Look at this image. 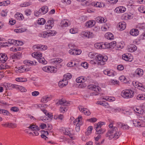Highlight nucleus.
<instances>
[{"label":"nucleus","instance_id":"nucleus-1","mask_svg":"<svg viewBox=\"0 0 145 145\" xmlns=\"http://www.w3.org/2000/svg\"><path fill=\"white\" fill-rule=\"evenodd\" d=\"M109 127L110 128L106 134V137H108L109 140L114 138L116 139L118 138L120 136V131L117 127L114 126L112 123L110 124Z\"/></svg>","mask_w":145,"mask_h":145},{"label":"nucleus","instance_id":"nucleus-2","mask_svg":"<svg viewBox=\"0 0 145 145\" xmlns=\"http://www.w3.org/2000/svg\"><path fill=\"white\" fill-rule=\"evenodd\" d=\"M42 54L41 53L38 52H36L35 53H33L32 54V56L37 59L39 63L43 64H46L47 63V61L42 57Z\"/></svg>","mask_w":145,"mask_h":145},{"label":"nucleus","instance_id":"nucleus-3","mask_svg":"<svg viewBox=\"0 0 145 145\" xmlns=\"http://www.w3.org/2000/svg\"><path fill=\"white\" fill-rule=\"evenodd\" d=\"M96 55V63L98 65H104L105 64V62L107 60V57L106 56H103L102 55L98 54Z\"/></svg>","mask_w":145,"mask_h":145},{"label":"nucleus","instance_id":"nucleus-4","mask_svg":"<svg viewBox=\"0 0 145 145\" xmlns=\"http://www.w3.org/2000/svg\"><path fill=\"white\" fill-rule=\"evenodd\" d=\"M134 93V92L131 90H126L122 91L121 95L124 98H131L133 97Z\"/></svg>","mask_w":145,"mask_h":145},{"label":"nucleus","instance_id":"nucleus-5","mask_svg":"<svg viewBox=\"0 0 145 145\" xmlns=\"http://www.w3.org/2000/svg\"><path fill=\"white\" fill-rule=\"evenodd\" d=\"M82 120V116L80 115L78 118L75 119L73 121V123L74 125H76L75 127L76 131L78 132L80 130V126L81 125V121Z\"/></svg>","mask_w":145,"mask_h":145},{"label":"nucleus","instance_id":"nucleus-6","mask_svg":"<svg viewBox=\"0 0 145 145\" xmlns=\"http://www.w3.org/2000/svg\"><path fill=\"white\" fill-rule=\"evenodd\" d=\"M80 35L82 37H85L88 38H92L94 37V35L93 33L88 31L82 32Z\"/></svg>","mask_w":145,"mask_h":145},{"label":"nucleus","instance_id":"nucleus-7","mask_svg":"<svg viewBox=\"0 0 145 145\" xmlns=\"http://www.w3.org/2000/svg\"><path fill=\"white\" fill-rule=\"evenodd\" d=\"M56 33L54 31L50 30L45 32L41 34V37H47L50 36H53Z\"/></svg>","mask_w":145,"mask_h":145},{"label":"nucleus","instance_id":"nucleus-8","mask_svg":"<svg viewBox=\"0 0 145 145\" xmlns=\"http://www.w3.org/2000/svg\"><path fill=\"white\" fill-rule=\"evenodd\" d=\"M33 48L35 50L40 51L46 50L47 48V47L46 46L38 44L34 45Z\"/></svg>","mask_w":145,"mask_h":145},{"label":"nucleus","instance_id":"nucleus-9","mask_svg":"<svg viewBox=\"0 0 145 145\" xmlns=\"http://www.w3.org/2000/svg\"><path fill=\"white\" fill-rule=\"evenodd\" d=\"M78 108L80 112L84 113L86 115L89 116L91 114L90 112L88 109L84 108L82 106H78Z\"/></svg>","mask_w":145,"mask_h":145},{"label":"nucleus","instance_id":"nucleus-10","mask_svg":"<svg viewBox=\"0 0 145 145\" xmlns=\"http://www.w3.org/2000/svg\"><path fill=\"white\" fill-rule=\"evenodd\" d=\"M88 89L92 90L93 91H96L97 93L101 90L99 86L93 85H90L88 86Z\"/></svg>","mask_w":145,"mask_h":145},{"label":"nucleus","instance_id":"nucleus-11","mask_svg":"<svg viewBox=\"0 0 145 145\" xmlns=\"http://www.w3.org/2000/svg\"><path fill=\"white\" fill-rule=\"evenodd\" d=\"M8 58L6 54L0 53V62L4 63L7 60Z\"/></svg>","mask_w":145,"mask_h":145},{"label":"nucleus","instance_id":"nucleus-12","mask_svg":"<svg viewBox=\"0 0 145 145\" xmlns=\"http://www.w3.org/2000/svg\"><path fill=\"white\" fill-rule=\"evenodd\" d=\"M104 74L110 76H115L116 73L112 70H108V69L103 71Z\"/></svg>","mask_w":145,"mask_h":145},{"label":"nucleus","instance_id":"nucleus-13","mask_svg":"<svg viewBox=\"0 0 145 145\" xmlns=\"http://www.w3.org/2000/svg\"><path fill=\"white\" fill-rule=\"evenodd\" d=\"M63 61V60L60 58L54 59L53 60V62L57 65L56 67H60L61 65L59 63Z\"/></svg>","mask_w":145,"mask_h":145},{"label":"nucleus","instance_id":"nucleus-14","mask_svg":"<svg viewBox=\"0 0 145 145\" xmlns=\"http://www.w3.org/2000/svg\"><path fill=\"white\" fill-rule=\"evenodd\" d=\"M70 23L69 21L66 20H63L62 21L60 24V25L61 27H66L69 26Z\"/></svg>","mask_w":145,"mask_h":145},{"label":"nucleus","instance_id":"nucleus-15","mask_svg":"<svg viewBox=\"0 0 145 145\" xmlns=\"http://www.w3.org/2000/svg\"><path fill=\"white\" fill-rule=\"evenodd\" d=\"M128 50L129 52H133L136 50L137 49V46L134 44H131L127 46Z\"/></svg>","mask_w":145,"mask_h":145},{"label":"nucleus","instance_id":"nucleus-16","mask_svg":"<svg viewBox=\"0 0 145 145\" xmlns=\"http://www.w3.org/2000/svg\"><path fill=\"white\" fill-rule=\"evenodd\" d=\"M54 22L51 20H48L45 26V28L46 29H50L52 28V25L53 24Z\"/></svg>","mask_w":145,"mask_h":145},{"label":"nucleus","instance_id":"nucleus-17","mask_svg":"<svg viewBox=\"0 0 145 145\" xmlns=\"http://www.w3.org/2000/svg\"><path fill=\"white\" fill-rule=\"evenodd\" d=\"M126 10V8L122 6H120L116 8L115 11L117 13H123Z\"/></svg>","mask_w":145,"mask_h":145},{"label":"nucleus","instance_id":"nucleus-18","mask_svg":"<svg viewBox=\"0 0 145 145\" xmlns=\"http://www.w3.org/2000/svg\"><path fill=\"white\" fill-rule=\"evenodd\" d=\"M95 24V21L90 20L87 21L85 24V25L88 27H91L93 26Z\"/></svg>","mask_w":145,"mask_h":145},{"label":"nucleus","instance_id":"nucleus-19","mask_svg":"<svg viewBox=\"0 0 145 145\" xmlns=\"http://www.w3.org/2000/svg\"><path fill=\"white\" fill-rule=\"evenodd\" d=\"M133 123L135 126L137 127H144L145 126V125L142 124L141 122L136 120L133 121Z\"/></svg>","mask_w":145,"mask_h":145},{"label":"nucleus","instance_id":"nucleus-20","mask_svg":"<svg viewBox=\"0 0 145 145\" xmlns=\"http://www.w3.org/2000/svg\"><path fill=\"white\" fill-rule=\"evenodd\" d=\"M118 26L120 28V30H123L126 27V23L123 21L120 22L118 24Z\"/></svg>","mask_w":145,"mask_h":145},{"label":"nucleus","instance_id":"nucleus-21","mask_svg":"<svg viewBox=\"0 0 145 145\" xmlns=\"http://www.w3.org/2000/svg\"><path fill=\"white\" fill-rule=\"evenodd\" d=\"M129 33L132 36H136L138 35L139 31L137 29H133L130 30Z\"/></svg>","mask_w":145,"mask_h":145},{"label":"nucleus","instance_id":"nucleus-22","mask_svg":"<svg viewBox=\"0 0 145 145\" xmlns=\"http://www.w3.org/2000/svg\"><path fill=\"white\" fill-rule=\"evenodd\" d=\"M68 104V102L67 101L62 99L59 100L56 103L57 105H60L63 106H67Z\"/></svg>","mask_w":145,"mask_h":145},{"label":"nucleus","instance_id":"nucleus-23","mask_svg":"<svg viewBox=\"0 0 145 145\" xmlns=\"http://www.w3.org/2000/svg\"><path fill=\"white\" fill-rule=\"evenodd\" d=\"M68 84V81L67 80H63V79L62 81H59L58 83V86L60 88L65 86Z\"/></svg>","mask_w":145,"mask_h":145},{"label":"nucleus","instance_id":"nucleus-24","mask_svg":"<svg viewBox=\"0 0 145 145\" xmlns=\"http://www.w3.org/2000/svg\"><path fill=\"white\" fill-rule=\"evenodd\" d=\"M96 20L97 22L100 23H104L106 21V19L100 16L97 17L96 18Z\"/></svg>","mask_w":145,"mask_h":145},{"label":"nucleus","instance_id":"nucleus-25","mask_svg":"<svg viewBox=\"0 0 145 145\" xmlns=\"http://www.w3.org/2000/svg\"><path fill=\"white\" fill-rule=\"evenodd\" d=\"M15 18L19 20H22L24 18L23 15L20 13L17 12L14 15Z\"/></svg>","mask_w":145,"mask_h":145},{"label":"nucleus","instance_id":"nucleus-26","mask_svg":"<svg viewBox=\"0 0 145 145\" xmlns=\"http://www.w3.org/2000/svg\"><path fill=\"white\" fill-rule=\"evenodd\" d=\"M51 99L50 97L46 95L43 97L41 99V101L43 103H47L48 101H50Z\"/></svg>","mask_w":145,"mask_h":145},{"label":"nucleus","instance_id":"nucleus-27","mask_svg":"<svg viewBox=\"0 0 145 145\" xmlns=\"http://www.w3.org/2000/svg\"><path fill=\"white\" fill-rule=\"evenodd\" d=\"M135 74L139 76H141L143 74V71L142 69L140 68H138L135 71Z\"/></svg>","mask_w":145,"mask_h":145},{"label":"nucleus","instance_id":"nucleus-28","mask_svg":"<svg viewBox=\"0 0 145 145\" xmlns=\"http://www.w3.org/2000/svg\"><path fill=\"white\" fill-rule=\"evenodd\" d=\"M105 37L106 38L110 40H112L114 38L113 34L110 32L106 33L105 35Z\"/></svg>","mask_w":145,"mask_h":145},{"label":"nucleus","instance_id":"nucleus-29","mask_svg":"<svg viewBox=\"0 0 145 145\" xmlns=\"http://www.w3.org/2000/svg\"><path fill=\"white\" fill-rule=\"evenodd\" d=\"M22 54L20 52H18L12 56V59H20L21 57Z\"/></svg>","mask_w":145,"mask_h":145},{"label":"nucleus","instance_id":"nucleus-30","mask_svg":"<svg viewBox=\"0 0 145 145\" xmlns=\"http://www.w3.org/2000/svg\"><path fill=\"white\" fill-rule=\"evenodd\" d=\"M86 79H85L83 77L81 76L77 78L76 79V81L78 83H82L86 81Z\"/></svg>","mask_w":145,"mask_h":145},{"label":"nucleus","instance_id":"nucleus-31","mask_svg":"<svg viewBox=\"0 0 145 145\" xmlns=\"http://www.w3.org/2000/svg\"><path fill=\"white\" fill-rule=\"evenodd\" d=\"M28 128L33 131L39 130V128L38 126L33 124H31Z\"/></svg>","mask_w":145,"mask_h":145},{"label":"nucleus","instance_id":"nucleus-32","mask_svg":"<svg viewBox=\"0 0 145 145\" xmlns=\"http://www.w3.org/2000/svg\"><path fill=\"white\" fill-rule=\"evenodd\" d=\"M72 77V75L70 73H67L64 75L63 76V80H67L71 78Z\"/></svg>","mask_w":145,"mask_h":145},{"label":"nucleus","instance_id":"nucleus-33","mask_svg":"<svg viewBox=\"0 0 145 145\" xmlns=\"http://www.w3.org/2000/svg\"><path fill=\"white\" fill-rule=\"evenodd\" d=\"M54 119L56 120H63L64 117L63 115L60 114L54 116Z\"/></svg>","mask_w":145,"mask_h":145},{"label":"nucleus","instance_id":"nucleus-34","mask_svg":"<svg viewBox=\"0 0 145 145\" xmlns=\"http://www.w3.org/2000/svg\"><path fill=\"white\" fill-rule=\"evenodd\" d=\"M17 89L19 90L22 92H25L26 91V89L24 87L20 86L17 85Z\"/></svg>","mask_w":145,"mask_h":145},{"label":"nucleus","instance_id":"nucleus-35","mask_svg":"<svg viewBox=\"0 0 145 145\" xmlns=\"http://www.w3.org/2000/svg\"><path fill=\"white\" fill-rule=\"evenodd\" d=\"M95 47L97 48L103 49V48H105L104 45H103V43H98L95 44Z\"/></svg>","mask_w":145,"mask_h":145},{"label":"nucleus","instance_id":"nucleus-36","mask_svg":"<svg viewBox=\"0 0 145 145\" xmlns=\"http://www.w3.org/2000/svg\"><path fill=\"white\" fill-rule=\"evenodd\" d=\"M98 53H95L93 52H91L89 53L88 54V56L91 58H96V54Z\"/></svg>","mask_w":145,"mask_h":145},{"label":"nucleus","instance_id":"nucleus-37","mask_svg":"<svg viewBox=\"0 0 145 145\" xmlns=\"http://www.w3.org/2000/svg\"><path fill=\"white\" fill-rule=\"evenodd\" d=\"M46 22V21L45 19L43 18H40L39 19L37 23L40 25H43Z\"/></svg>","mask_w":145,"mask_h":145},{"label":"nucleus","instance_id":"nucleus-38","mask_svg":"<svg viewBox=\"0 0 145 145\" xmlns=\"http://www.w3.org/2000/svg\"><path fill=\"white\" fill-rule=\"evenodd\" d=\"M122 58L126 61H131V60H130L131 58L127 54H123L122 56Z\"/></svg>","mask_w":145,"mask_h":145},{"label":"nucleus","instance_id":"nucleus-39","mask_svg":"<svg viewBox=\"0 0 145 145\" xmlns=\"http://www.w3.org/2000/svg\"><path fill=\"white\" fill-rule=\"evenodd\" d=\"M93 4L94 5L95 7L99 8L104 7L105 5L104 3H101L99 2H96L95 3H94Z\"/></svg>","mask_w":145,"mask_h":145},{"label":"nucleus","instance_id":"nucleus-40","mask_svg":"<svg viewBox=\"0 0 145 145\" xmlns=\"http://www.w3.org/2000/svg\"><path fill=\"white\" fill-rule=\"evenodd\" d=\"M93 128L92 126L89 127L87 129V131L85 132V135H89L91 133V131Z\"/></svg>","mask_w":145,"mask_h":145},{"label":"nucleus","instance_id":"nucleus-41","mask_svg":"<svg viewBox=\"0 0 145 145\" xmlns=\"http://www.w3.org/2000/svg\"><path fill=\"white\" fill-rule=\"evenodd\" d=\"M42 12L43 14H46L48 11V8L46 6H44L42 7Z\"/></svg>","mask_w":145,"mask_h":145},{"label":"nucleus","instance_id":"nucleus-42","mask_svg":"<svg viewBox=\"0 0 145 145\" xmlns=\"http://www.w3.org/2000/svg\"><path fill=\"white\" fill-rule=\"evenodd\" d=\"M105 131V129H96V134L98 135H100L103 133Z\"/></svg>","mask_w":145,"mask_h":145},{"label":"nucleus","instance_id":"nucleus-43","mask_svg":"<svg viewBox=\"0 0 145 145\" xmlns=\"http://www.w3.org/2000/svg\"><path fill=\"white\" fill-rule=\"evenodd\" d=\"M24 64H26V65H34L33 61L28 60H25L24 61Z\"/></svg>","mask_w":145,"mask_h":145},{"label":"nucleus","instance_id":"nucleus-44","mask_svg":"<svg viewBox=\"0 0 145 145\" xmlns=\"http://www.w3.org/2000/svg\"><path fill=\"white\" fill-rule=\"evenodd\" d=\"M102 99H105L109 101H113L115 100V98L113 97H106L105 98L103 97Z\"/></svg>","mask_w":145,"mask_h":145},{"label":"nucleus","instance_id":"nucleus-45","mask_svg":"<svg viewBox=\"0 0 145 145\" xmlns=\"http://www.w3.org/2000/svg\"><path fill=\"white\" fill-rule=\"evenodd\" d=\"M65 106H61L59 110L61 112L64 113L67 110V109Z\"/></svg>","mask_w":145,"mask_h":145},{"label":"nucleus","instance_id":"nucleus-46","mask_svg":"<svg viewBox=\"0 0 145 145\" xmlns=\"http://www.w3.org/2000/svg\"><path fill=\"white\" fill-rule=\"evenodd\" d=\"M16 81L20 82H24L27 81V80L25 78H17L16 79Z\"/></svg>","mask_w":145,"mask_h":145},{"label":"nucleus","instance_id":"nucleus-47","mask_svg":"<svg viewBox=\"0 0 145 145\" xmlns=\"http://www.w3.org/2000/svg\"><path fill=\"white\" fill-rule=\"evenodd\" d=\"M71 129H66L65 130V131L64 132V134L66 135H71L72 134L71 133Z\"/></svg>","mask_w":145,"mask_h":145},{"label":"nucleus","instance_id":"nucleus-48","mask_svg":"<svg viewBox=\"0 0 145 145\" xmlns=\"http://www.w3.org/2000/svg\"><path fill=\"white\" fill-rule=\"evenodd\" d=\"M133 86L135 88H137L139 89V87H140L141 85V83H139L138 82H132Z\"/></svg>","mask_w":145,"mask_h":145},{"label":"nucleus","instance_id":"nucleus-49","mask_svg":"<svg viewBox=\"0 0 145 145\" xmlns=\"http://www.w3.org/2000/svg\"><path fill=\"white\" fill-rule=\"evenodd\" d=\"M50 66H46L43 67L42 68V70L44 71L48 72H50Z\"/></svg>","mask_w":145,"mask_h":145},{"label":"nucleus","instance_id":"nucleus-50","mask_svg":"<svg viewBox=\"0 0 145 145\" xmlns=\"http://www.w3.org/2000/svg\"><path fill=\"white\" fill-rule=\"evenodd\" d=\"M50 72L55 73L57 71V69L56 68L52 66H50Z\"/></svg>","mask_w":145,"mask_h":145},{"label":"nucleus","instance_id":"nucleus-51","mask_svg":"<svg viewBox=\"0 0 145 145\" xmlns=\"http://www.w3.org/2000/svg\"><path fill=\"white\" fill-rule=\"evenodd\" d=\"M137 98L138 100H144L145 99V96L142 94H140L137 96Z\"/></svg>","mask_w":145,"mask_h":145},{"label":"nucleus","instance_id":"nucleus-52","mask_svg":"<svg viewBox=\"0 0 145 145\" xmlns=\"http://www.w3.org/2000/svg\"><path fill=\"white\" fill-rule=\"evenodd\" d=\"M110 84L113 85H118L119 84V82L115 80H110Z\"/></svg>","mask_w":145,"mask_h":145},{"label":"nucleus","instance_id":"nucleus-53","mask_svg":"<svg viewBox=\"0 0 145 145\" xmlns=\"http://www.w3.org/2000/svg\"><path fill=\"white\" fill-rule=\"evenodd\" d=\"M145 9V6H140L138 8L139 11L141 13H144V10Z\"/></svg>","mask_w":145,"mask_h":145},{"label":"nucleus","instance_id":"nucleus-54","mask_svg":"<svg viewBox=\"0 0 145 145\" xmlns=\"http://www.w3.org/2000/svg\"><path fill=\"white\" fill-rule=\"evenodd\" d=\"M25 30L23 28H21L19 29H16L14 30V31L16 33H20L23 32L25 31Z\"/></svg>","mask_w":145,"mask_h":145},{"label":"nucleus","instance_id":"nucleus-55","mask_svg":"<svg viewBox=\"0 0 145 145\" xmlns=\"http://www.w3.org/2000/svg\"><path fill=\"white\" fill-rule=\"evenodd\" d=\"M137 28L140 29H143L145 28V25L143 24H139L137 25Z\"/></svg>","mask_w":145,"mask_h":145},{"label":"nucleus","instance_id":"nucleus-56","mask_svg":"<svg viewBox=\"0 0 145 145\" xmlns=\"http://www.w3.org/2000/svg\"><path fill=\"white\" fill-rule=\"evenodd\" d=\"M134 110L138 114H142L144 112V110L143 109L140 110L138 108H136Z\"/></svg>","mask_w":145,"mask_h":145},{"label":"nucleus","instance_id":"nucleus-57","mask_svg":"<svg viewBox=\"0 0 145 145\" xmlns=\"http://www.w3.org/2000/svg\"><path fill=\"white\" fill-rule=\"evenodd\" d=\"M30 5V3L29 2H25L20 5L21 7H25L29 6Z\"/></svg>","mask_w":145,"mask_h":145},{"label":"nucleus","instance_id":"nucleus-58","mask_svg":"<svg viewBox=\"0 0 145 145\" xmlns=\"http://www.w3.org/2000/svg\"><path fill=\"white\" fill-rule=\"evenodd\" d=\"M10 110L13 112H16L18 111L19 110V109L18 108L14 106L12 107L11 108Z\"/></svg>","mask_w":145,"mask_h":145},{"label":"nucleus","instance_id":"nucleus-59","mask_svg":"<svg viewBox=\"0 0 145 145\" xmlns=\"http://www.w3.org/2000/svg\"><path fill=\"white\" fill-rule=\"evenodd\" d=\"M16 44L15 46H22L24 44L23 42L18 40H16Z\"/></svg>","mask_w":145,"mask_h":145},{"label":"nucleus","instance_id":"nucleus-60","mask_svg":"<svg viewBox=\"0 0 145 145\" xmlns=\"http://www.w3.org/2000/svg\"><path fill=\"white\" fill-rule=\"evenodd\" d=\"M25 71H26V69L23 66L20 67L18 69V72L20 73L24 72Z\"/></svg>","mask_w":145,"mask_h":145},{"label":"nucleus","instance_id":"nucleus-61","mask_svg":"<svg viewBox=\"0 0 145 145\" xmlns=\"http://www.w3.org/2000/svg\"><path fill=\"white\" fill-rule=\"evenodd\" d=\"M97 120V119L95 118H93L90 119H88L87 120L91 122H94L96 121Z\"/></svg>","mask_w":145,"mask_h":145},{"label":"nucleus","instance_id":"nucleus-62","mask_svg":"<svg viewBox=\"0 0 145 145\" xmlns=\"http://www.w3.org/2000/svg\"><path fill=\"white\" fill-rule=\"evenodd\" d=\"M2 113H1V114H2L5 115H8L9 114L8 111L5 109H2Z\"/></svg>","mask_w":145,"mask_h":145},{"label":"nucleus","instance_id":"nucleus-63","mask_svg":"<svg viewBox=\"0 0 145 145\" xmlns=\"http://www.w3.org/2000/svg\"><path fill=\"white\" fill-rule=\"evenodd\" d=\"M70 32L72 34H75L77 33V31L76 29L72 28L70 29Z\"/></svg>","mask_w":145,"mask_h":145},{"label":"nucleus","instance_id":"nucleus-64","mask_svg":"<svg viewBox=\"0 0 145 145\" xmlns=\"http://www.w3.org/2000/svg\"><path fill=\"white\" fill-rule=\"evenodd\" d=\"M123 123L120 122H117L116 123V125L118 127L120 128H122Z\"/></svg>","mask_w":145,"mask_h":145}]
</instances>
